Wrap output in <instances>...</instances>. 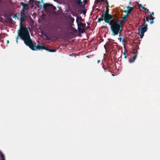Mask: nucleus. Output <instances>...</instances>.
<instances>
[{"label": "nucleus", "instance_id": "nucleus-1", "mask_svg": "<svg viewBox=\"0 0 160 160\" xmlns=\"http://www.w3.org/2000/svg\"><path fill=\"white\" fill-rule=\"evenodd\" d=\"M18 35L24 41L25 44L32 50L46 49V47L44 46L38 45L36 46L33 44V42L31 38L29 32L26 27H21L18 33Z\"/></svg>", "mask_w": 160, "mask_h": 160}, {"label": "nucleus", "instance_id": "nucleus-2", "mask_svg": "<svg viewBox=\"0 0 160 160\" xmlns=\"http://www.w3.org/2000/svg\"><path fill=\"white\" fill-rule=\"evenodd\" d=\"M109 22L107 23L110 26L112 35L116 36L121 32L122 27L117 22V18H113L109 21Z\"/></svg>", "mask_w": 160, "mask_h": 160}, {"label": "nucleus", "instance_id": "nucleus-3", "mask_svg": "<svg viewBox=\"0 0 160 160\" xmlns=\"http://www.w3.org/2000/svg\"><path fill=\"white\" fill-rule=\"evenodd\" d=\"M145 19L143 20V23L141 24V29H138V34L140 36L141 38H142L144 35V33L146 32L148 29V25L145 23Z\"/></svg>", "mask_w": 160, "mask_h": 160}, {"label": "nucleus", "instance_id": "nucleus-4", "mask_svg": "<svg viewBox=\"0 0 160 160\" xmlns=\"http://www.w3.org/2000/svg\"><path fill=\"white\" fill-rule=\"evenodd\" d=\"M109 11L108 8H106V11L104 13L102 14V16L104 17L105 18V22L106 23L109 22V21L113 19V16L108 13Z\"/></svg>", "mask_w": 160, "mask_h": 160}, {"label": "nucleus", "instance_id": "nucleus-5", "mask_svg": "<svg viewBox=\"0 0 160 160\" xmlns=\"http://www.w3.org/2000/svg\"><path fill=\"white\" fill-rule=\"evenodd\" d=\"M43 7L45 10L50 12L54 11L56 9V7L49 3L44 4L43 5Z\"/></svg>", "mask_w": 160, "mask_h": 160}, {"label": "nucleus", "instance_id": "nucleus-6", "mask_svg": "<svg viewBox=\"0 0 160 160\" xmlns=\"http://www.w3.org/2000/svg\"><path fill=\"white\" fill-rule=\"evenodd\" d=\"M137 51H135V50H134V51L133 52V53L134 54V56L129 61V62L130 63L133 62L136 58L137 57Z\"/></svg>", "mask_w": 160, "mask_h": 160}, {"label": "nucleus", "instance_id": "nucleus-7", "mask_svg": "<svg viewBox=\"0 0 160 160\" xmlns=\"http://www.w3.org/2000/svg\"><path fill=\"white\" fill-rule=\"evenodd\" d=\"M127 8L128 9V10H123L122 12H127L128 14H130L131 12L132 11L133 9L134 8L133 7L128 6L127 7Z\"/></svg>", "mask_w": 160, "mask_h": 160}, {"label": "nucleus", "instance_id": "nucleus-8", "mask_svg": "<svg viewBox=\"0 0 160 160\" xmlns=\"http://www.w3.org/2000/svg\"><path fill=\"white\" fill-rule=\"evenodd\" d=\"M26 17H27V16L25 15H20V25L21 26V27H23V26H22V23L25 22V20L26 19ZM21 28H20V29Z\"/></svg>", "mask_w": 160, "mask_h": 160}, {"label": "nucleus", "instance_id": "nucleus-9", "mask_svg": "<svg viewBox=\"0 0 160 160\" xmlns=\"http://www.w3.org/2000/svg\"><path fill=\"white\" fill-rule=\"evenodd\" d=\"M86 28H82L78 26V30L80 33H83L85 32Z\"/></svg>", "mask_w": 160, "mask_h": 160}, {"label": "nucleus", "instance_id": "nucleus-10", "mask_svg": "<svg viewBox=\"0 0 160 160\" xmlns=\"http://www.w3.org/2000/svg\"><path fill=\"white\" fill-rule=\"evenodd\" d=\"M46 49H45L46 51H48L49 52H56V49H51L50 48H48L46 47Z\"/></svg>", "mask_w": 160, "mask_h": 160}, {"label": "nucleus", "instance_id": "nucleus-11", "mask_svg": "<svg viewBox=\"0 0 160 160\" xmlns=\"http://www.w3.org/2000/svg\"><path fill=\"white\" fill-rule=\"evenodd\" d=\"M21 5L23 7V8L25 9V8L26 7H28V5L27 4H26L23 2H22L21 3Z\"/></svg>", "mask_w": 160, "mask_h": 160}, {"label": "nucleus", "instance_id": "nucleus-12", "mask_svg": "<svg viewBox=\"0 0 160 160\" xmlns=\"http://www.w3.org/2000/svg\"><path fill=\"white\" fill-rule=\"evenodd\" d=\"M105 18L104 17H102V15H101V18H99L98 20V22H100L104 20L105 21Z\"/></svg>", "mask_w": 160, "mask_h": 160}, {"label": "nucleus", "instance_id": "nucleus-13", "mask_svg": "<svg viewBox=\"0 0 160 160\" xmlns=\"http://www.w3.org/2000/svg\"><path fill=\"white\" fill-rule=\"evenodd\" d=\"M78 20H79L80 22H81L82 21H83V20L81 16L80 17H77V19H76V22L77 23L78 22Z\"/></svg>", "mask_w": 160, "mask_h": 160}, {"label": "nucleus", "instance_id": "nucleus-14", "mask_svg": "<svg viewBox=\"0 0 160 160\" xmlns=\"http://www.w3.org/2000/svg\"><path fill=\"white\" fill-rule=\"evenodd\" d=\"M8 22L12 24H15V22L11 18H10L8 19Z\"/></svg>", "mask_w": 160, "mask_h": 160}, {"label": "nucleus", "instance_id": "nucleus-15", "mask_svg": "<svg viewBox=\"0 0 160 160\" xmlns=\"http://www.w3.org/2000/svg\"><path fill=\"white\" fill-rule=\"evenodd\" d=\"M117 22H118V23H119V24L120 25V26H122V24H123V23L125 21H124L123 20L122 21H120V20H118L117 18Z\"/></svg>", "mask_w": 160, "mask_h": 160}, {"label": "nucleus", "instance_id": "nucleus-16", "mask_svg": "<svg viewBox=\"0 0 160 160\" xmlns=\"http://www.w3.org/2000/svg\"><path fill=\"white\" fill-rule=\"evenodd\" d=\"M21 15H25V9L23 8L21 11Z\"/></svg>", "mask_w": 160, "mask_h": 160}, {"label": "nucleus", "instance_id": "nucleus-17", "mask_svg": "<svg viewBox=\"0 0 160 160\" xmlns=\"http://www.w3.org/2000/svg\"><path fill=\"white\" fill-rule=\"evenodd\" d=\"M154 18L153 17H150V24H152L153 23V19H154Z\"/></svg>", "mask_w": 160, "mask_h": 160}, {"label": "nucleus", "instance_id": "nucleus-18", "mask_svg": "<svg viewBox=\"0 0 160 160\" xmlns=\"http://www.w3.org/2000/svg\"><path fill=\"white\" fill-rule=\"evenodd\" d=\"M129 14H125L122 18L124 21H126L127 18H128Z\"/></svg>", "mask_w": 160, "mask_h": 160}, {"label": "nucleus", "instance_id": "nucleus-19", "mask_svg": "<svg viewBox=\"0 0 160 160\" xmlns=\"http://www.w3.org/2000/svg\"><path fill=\"white\" fill-rule=\"evenodd\" d=\"M123 54L124 55V58L125 59L127 58V57L128 56V54L127 53V52L125 51L124 52H123Z\"/></svg>", "mask_w": 160, "mask_h": 160}, {"label": "nucleus", "instance_id": "nucleus-20", "mask_svg": "<svg viewBox=\"0 0 160 160\" xmlns=\"http://www.w3.org/2000/svg\"><path fill=\"white\" fill-rule=\"evenodd\" d=\"M78 26H79V27H81L82 28H84L83 26V24L81 22H80V24H78Z\"/></svg>", "mask_w": 160, "mask_h": 160}, {"label": "nucleus", "instance_id": "nucleus-21", "mask_svg": "<svg viewBox=\"0 0 160 160\" xmlns=\"http://www.w3.org/2000/svg\"><path fill=\"white\" fill-rule=\"evenodd\" d=\"M0 157L2 158V160H5L4 156L3 154H1Z\"/></svg>", "mask_w": 160, "mask_h": 160}, {"label": "nucleus", "instance_id": "nucleus-22", "mask_svg": "<svg viewBox=\"0 0 160 160\" xmlns=\"http://www.w3.org/2000/svg\"><path fill=\"white\" fill-rule=\"evenodd\" d=\"M102 68L104 69L105 72H107L108 71V70L107 68H105L104 67V65H103V66H102Z\"/></svg>", "mask_w": 160, "mask_h": 160}, {"label": "nucleus", "instance_id": "nucleus-23", "mask_svg": "<svg viewBox=\"0 0 160 160\" xmlns=\"http://www.w3.org/2000/svg\"><path fill=\"white\" fill-rule=\"evenodd\" d=\"M77 3L78 4L80 5L82 4V3L81 0H78Z\"/></svg>", "mask_w": 160, "mask_h": 160}, {"label": "nucleus", "instance_id": "nucleus-24", "mask_svg": "<svg viewBox=\"0 0 160 160\" xmlns=\"http://www.w3.org/2000/svg\"><path fill=\"white\" fill-rule=\"evenodd\" d=\"M34 0H29L28 3L30 4H32L34 2Z\"/></svg>", "mask_w": 160, "mask_h": 160}, {"label": "nucleus", "instance_id": "nucleus-25", "mask_svg": "<svg viewBox=\"0 0 160 160\" xmlns=\"http://www.w3.org/2000/svg\"><path fill=\"white\" fill-rule=\"evenodd\" d=\"M13 18H17L18 19L19 18L17 17V14L16 13L15 15L13 16Z\"/></svg>", "mask_w": 160, "mask_h": 160}, {"label": "nucleus", "instance_id": "nucleus-26", "mask_svg": "<svg viewBox=\"0 0 160 160\" xmlns=\"http://www.w3.org/2000/svg\"><path fill=\"white\" fill-rule=\"evenodd\" d=\"M83 2L84 3L83 7H84L85 4L87 3V0H84L83 1Z\"/></svg>", "mask_w": 160, "mask_h": 160}, {"label": "nucleus", "instance_id": "nucleus-27", "mask_svg": "<svg viewBox=\"0 0 160 160\" xmlns=\"http://www.w3.org/2000/svg\"><path fill=\"white\" fill-rule=\"evenodd\" d=\"M144 11L146 13H147L148 14L149 10L148 9H146Z\"/></svg>", "mask_w": 160, "mask_h": 160}, {"label": "nucleus", "instance_id": "nucleus-28", "mask_svg": "<svg viewBox=\"0 0 160 160\" xmlns=\"http://www.w3.org/2000/svg\"><path fill=\"white\" fill-rule=\"evenodd\" d=\"M40 2H37V4H35L36 5H37L38 8L39 7V4H40Z\"/></svg>", "mask_w": 160, "mask_h": 160}, {"label": "nucleus", "instance_id": "nucleus-29", "mask_svg": "<svg viewBox=\"0 0 160 160\" xmlns=\"http://www.w3.org/2000/svg\"><path fill=\"white\" fill-rule=\"evenodd\" d=\"M104 2V0H97V2L98 3L99 2Z\"/></svg>", "mask_w": 160, "mask_h": 160}, {"label": "nucleus", "instance_id": "nucleus-30", "mask_svg": "<svg viewBox=\"0 0 160 160\" xmlns=\"http://www.w3.org/2000/svg\"><path fill=\"white\" fill-rule=\"evenodd\" d=\"M107 4V6L106 7V8H108V7H109V4L108 2L106 3Z\"/></svg>", "mask_w": 160, "mask_h": 160}, {"label": "nucleus", "instance_id": "nucleus-31", "mask_svg": "<svg viewBox=\"0 0 160 160\" xmlns=\"http://www.w3.org/2000/svg\"><path fill=\"white\" fill-rule=\"evenodd\" d=\"M152 15H154V12H152L151 14L150 15V17H152Z\"/></svg>", "mask_w": 160, "mask_h": 160}, {"label": "nucleus", "instance_id": "nucleus-32", "mask_svg": "<svg viewBox=\"0 0 160 160\" xmlns=\"http://www.w3.org/2000/svg\"><path fill=\"white\" fill-rule=\"evenodd\" d=\"M149 18L148 17H146V20L147 21L149 22Z\"/></svg>", "mask_w": 160, "mask_h": 160}, {"label": "nucleus", "instance_id": "nucleus-33", "mask_svg": "<svg viewBox=\"0 0 160 160\" xmlns=\"http://www.w3.org/2000/svg\"><path fill=\"white\" fill-rule=\"evenodd\" d=\"M142 8V9L143 10H144V11L146 9H147V8H146L145 7H143V6Z\"/></svg>", "mask_w": 160, "mask_h": 160}, {"label": "nucleus", "instance_id": "nucleus-34", "mask_svg": "<svg viewBox=\"0 0 160 160\" xmlns=\"http://www.w3.org/2000/svg\"><path fill=\"white\" fill-rule=\"evenodd\" d=\"M73 32H76L77 31L76 29L75 28H73Z\"/></svg>", "mask_w": 160, "mask_h": 160}, {"label": "nucleus", "instance_id": "nucleus-35", "mask_svg": "<svg viewBox=\"0 0 160 160\" xmlns=\"http://www.w3.org/2000/svg\"><path fill=\"white\" fill-rule=\"evenodd\" d=\"M138 6H139V7L140 8H142L143 7L142 6L141 4H138Z\"/></svg>", "mask_w": 160, "mask_h": 160}, {"label": "nucleus", "instance_id": "nucleus-36", "mask_svg": "<svg viewBox=\"0 0 160 160\" xmlns=\"http://www.w3.org/2000/svg\"><path fill=\"white\" fill-rule=\"evenodd\" d=\"M122 42H126V40H125V39H123L122 40Z\"/></svg>", "mask_w": 160, "mask_h": 160}, {"label": "nucleus", "instance_id": "nucleus-37", "mask_svg": "<svg viewBox=\"0 0 160 160\" xmlns=\"http://www.w3.org/2000/svg\"><path fill=\"white\" fill-rule=\"evenodd\" d=\"M119 40L121 42V40L122 39V38H118Z\"/></svg>", "mask_w": 160, "mask_h": 160}, {"label": "nucleus", "instance_id": "nucleus-38", "mask_svg": "<svg viewBox=\"0 0 160 160\" xmlns=\"http://www.w3.org/2000/svg\"><path fill=\"white\" fill-rule=\"evenodd\" d=\"M100 60H98V61H97V63H99L100 62Z\"/></svg>", "mask_w": 160, "mask_h": 160}, {"label": "nucleus", "instance_id": "nucleus-39", "mask_svg": "<svg viewBox=\"0 0 160 160\" xmlns=\"http://www.w3.org/2000/svg\"><path fill=\"white\" fill-rule=\"evenodd\" d=\"M104 1H105L106 3L108 2L107 0H104Z\"/></svg>", "mask_w": 160, "mask_h": 160}, {"label": "nucleus", "instance_id": "nucleus-40", "mask_svg": "<svg viewBox=\"0 0 160 160\" xmlns=\"http://www.w3.org/2000/svg\"><path fill=\"white\" fill-rule=\"evenodd\" d=\"M85 26H86V24H83V26H84V28H85Z\"/></svg>", "mask_w": 160, "mask_h": 160}, {"label": "nucleus", "instance_id": "nucleus-41", "mask_svg": "<svg viewBox=\"0 0 160 160\" xmlns=\"http://www.w3.org/2000/svg\"><path fill=\"white\" fill-rule=\"evenodd\" d=\"M7 42L8 43H9V41L8 40L7 41Z\"/></svg>", "mask_w": 160, "mask_h": 160}, {"label": "nucleus", "instance_id": "nucleus-42", "mask_svg": "<svg viewBox=\"0 0 160 160\" xmlns=\"http://www.w3.org/2000/svg\"><path fill=\"white\" fill-rule=\"evenodd\" d=\"M1 154H2V153L1 152H0V155H1Z\"/></svg>", "mask_w": 160, "mask_h": 160}, {"label": "nucleus", "instance_id": "nucleus-43", "mask_svg": "<svg viewBox=\"0 0 160 160\" xmlns=\"http://www.w3.org/2000/svg\"><path fill=\"white\" fill-rule=\"evenodd\" d=\"M89 27L87 28V29H88Z\"/></svg>", "mask_w": 160, "mask_h": 160}, {"label": "nucleus", "instance_id": "nucleus-44", "mask_svg": "<svg viewBox=\"0 0 160 160\" xmlns=\"http://www.w3.org/2000/svg\"><path fill=\"white\" fill-rule=\"evenodd\" d=\"M72 15H73V16H74V14H72Z\"/></svg>", "mask_w": 160, "mask_h": 160}, {"label": "nucleus", "instance_id": "nucleus-45", "mask_svg": "<svg viewBox=\"0 0 160 160\" xmlns=\"http://www.w3.org/2000/svg\"><path fill=\"white\" fill-rule=\"evenodd\" d=\"M119 36L120 37H121V36H120V34L119 35Z\"/></svg>", "mask_w": 160, "mask_h": 160}, {"label": "nucleus", "instance_id": "nucleus-46", "mask_svg": "<svg viewBox=\"0 0 160 160\" xmlns=\"http://www.w3.org/2000/svg\"><path fill=\"white\" fill-rule=\"evenodd\" d=\"M85 13H86V12H84V14H85Z\"/></svg>", "mask_w": 160, "mask_h": 160}]
</instances>
